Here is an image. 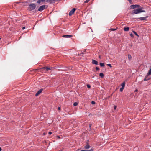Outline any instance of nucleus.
Returning <instances> with one entry per match:
<instances>
[{
    "label": "nucleus",
    "instance_id": "f257e3e1",
    "mask_svg": "<svg viewBox=\"0 0 151 151\" xmlns=\"http://www.w3.org/2000/svg\"><path fill=\"white\" fill-rule=\"evenodd\" d=\"M142 8H138L133 10L132 11V14H134L142 12H145V11L142 10Z\"/></svg>",
    "mask_w": 151,
    "mask_h": 151
},
{
    "label": "nucleus",
    "instance_id": "f03ea898",
    "mask_svg": "<svg viewBox=\"0 0 151 151\" xmlns=\"http://www.w3.org/2000/svg\"><path fill=\"white\" fill-rule=\"evenodd\" d=\"M36 7V5L34 4H32L29 5L28 9L29 11H31L34 10Z\"/></svg>",
    "mask_w": 151,
    "mask_h": 151
},
{
    "label": "nucleus",
    "instance_id": "7ed1b4c3",
    "mask_svg": "<svg viewBox=\"0 0 151 151\" xmlns=\"http://www.w3.org/2000/svg\"><path fill=\"white\" fill-rule=\"evenodd\" d=\"M48 7L47 5H43L40 6L38 10L39 11H42L44 9H46Z\"/></svg>",
    "mask_w": 151,
    "mask_h": 151
},
{
    "label": "nucleus",
    "instance_id": "20e7f679",
    "mask_svg": "<svg viewBox=\"0 0 151 151\" xmlns=\"http://www.w3.org/2000/svg\"><path fill=\"white\" fill-rule=\"evenodd\" d=\"M76 9L75 8L71 10L69 13V15L70 16L73 15L75 11L76 10Z\"/></svg>",
    "mask_w": 151,
    "mask_h": 151
},
{
    "label": "nucleus",
    "instance_id": "39448f33",
    "mask_svg": "<svg viewBox=\"0 0 151 151\" xmlns=\"http://www.w3.org/2000/svg\"><path fill=\"white\" fill-rule=\"evenodd\" d=\"M42 91V89H40L35 94L36 96H37L39 94H40Z\"/></svg>",
    "mask_w": 151,
    "mask_h": 151
},
{
    "label": "nucleus",
    "instance_id": "423d86ee",
    "mask_svg": "<svg viewBox=\"0 0 151 151\" xmlns=\"http://www.w3.org/2000/svg\"><path fill=\"white\" fill-rule=\"evenodd\" d=\"M72 37V35H63L62 37L65 38H70Z\"/></svg>",
    "mask_w": 151,
    "mask_h": 151
},
{
    "label": "nucleus",
    "instance_id": "0eeeda50",
    "mask_svg": "<svg viewBox=\"0 0 151 151\" xmlns=\"http://www.w3.org/2000/svg\"><path fill=\"white\" fill-rule=\"evenodd\" d=\"M136 5H131L130 6V9H135L137 8V6H136Z\"/></svg>",
    "mask_w": 151,
    "mask_h": 151
},
{
    "label": "nucleus",
    "instance_id": "6e6552de",
    "mask_svg": "<svg viewBox=\"0 0 151 151\" xmlns=\"http://www.w3.org/2000/svg\"><path fill=\"white\" fill-rule=\"evenodd\" d=\"M90 147V146L88 143L86 145L84 146V148L85 149H88Z\"/></svg>",
    "mask_w": 151,
    "mask_h": 151
},
{
    "label": "nucleus",
    "instance_id": "1a4fd4ad",
    "mask_svg": "<svg viewBox=\"0 0 151 151\" xmlns=\"http://www.w3.org/2000/svg\"><path fill=\"white\" fill-rule=\"evenodd\" d=\"M147 17H148V16L140 17L139 19H140L141 20H145L146 19V18H147Z\"/></svg>",
    "mask_w": 151,
    "mask_h": 151
},
{
    "label": "nucleus",
    "instance_id": "9d476101",
    "mask_svg": "<svg viewBox=\"0 0 151 151\" xmlns=\"http://www.w3.org/2000/svg\"><path fill=\"white\" fill-rule=\"evenodd\" d=\"M92 63L93 64H95L96 65H97L98 64V62L97 61L93 59L92 60Z\"/></svg>",
    "mask_w": 151,
    "mask_h": 151
},
{
    "label": "nucleus",
    "instance_id": "9b49d317",
    "mask_svg": "<svg viewBox=\"0 0 151 151\" xmlns=\"http://www.w3.org/2000/svg\"><path fill=\"white\" fill-rule=\"evenodd\" d=\"M42 69H46V71H48L49 70H50L51 69L47 67H45L42 68Z\"/></svg>",
    "mask_w": 151,
    "mask_h": 151
},
{
    "label": "nucleus",
    "instance_id": "f8f14e48",
    "mask_svg": "<svg viewBox=\"0 0 151 151\" xmlns=\"http://www.w3.org/2000/svg\"><path fill=\"white\" fill-rule=\"evenodd\" d=\"M129 27H125L124 28V30L125 31H128L129 30Z\"/></svg>",
    "mask_w": 151,
    "mask_h": 151
},
{
    "label": "nucleus",
    "instance_id": "ddd939ff",
    "mask_svg": "<svg viewBox=\"0 0 151 151\" xmlns=\"http://www.w3.org/2000/svg\"><path fill=\"white\" fill-rule=\"evenodd\" d=\"M45 1V0H38L37 1V3L40 4L41 2H44Z\"/></svg>",
    "mask_w": 151,
    "mask_h": 151
},
{
    "label": "nucleus",
    "instance_id": "4468645a",
    "mask_svg": "<svg viewBox=\"0 0 151 151\" xmlns=\"http://www.w3.org/2000/svg\"><path fill=\"white\" fill-rule=\"evenodd\" d=\"M148 76H147V75H146L145 78L144 79V81H147L148 80H150V78H147V77Z\"/></svg>",
    "mask_w": 151,
    "mask_h": 151
},
{
    "label": "nucleus",
    "instance_id": "2eb2a0df",
    "mask_svg": "<svg viewBox=\"0 0 151 151\" xmlns=\"http://www.w3.org/2000/svg\"><path fill=\"white\" fill-rule=\"evenodd\" d=\"M151 74V68L149 70L147 75V76H148L149 75H150Z\"/></svg>",
    "mask_w": 151,
    "mask_h": 151
},
{
    "label": "nucleus",
    "instance_id": "dca6fc26",
    "mask_svg": "<svg viewBox=\"0 0 151 151\" xmlns=\"http://www.w3.org/2000/svg\"><path fill=\"white\" fill-rule=\"evenodd\" d=\"M125 86V83L124 82L121 84L122 87L124 88Z\"/></svg>",
    "mask_w": 151,
    "mask_h": 151
},
{
    "label": "nucleus",
    "instance_id": "f3484780",
    "mask_svg": "<svg viewBox=\"0 0 151 151\" xmlns=\"http://www.w3.org/2000/svg\"><path fill=\"white\" fill-rule=\"evenodd\" d=\"M99 76H101V78H103L104 76V74L102 73H100Z\"/></svg>",
    "mask_w": 151,
    "mask_h": 151
},
{
    "label": "nucleus",
    "instance_id": "a211bd4d",
    "mask_svg": "<svg viewBox=\"0 0 151 151\" xmlns=\"http://www.w3.org/2000/svg\"><path fill=\"white\" fill-rule=\"evenodd\" d=\"M100 65L101 66L103 67L104 66V63H100Z\"/></svg>",
    "mask_w": 151,
    "mask_h": 151
},
{
    "label": "nucleus",
    "instance_id": "6ab92c4d",
    "mask_svg": "<svg viewBox=\"0 0 151 151\" xmlns=\"http://www.w3.org/2000/svg\"><path fill=\"white\" fill-rule=\"evenodd\" d=\"M128 58L129 59V60L130 59H131V58H132V57L131 56V55H129V54L128 55Z\"/></svg>",
    "mask_w": 151,
    "mask_h": 151
},
{
    "label": "nucleus",
    "instance_id": "aec40b11",
    "mask_svg": "<svg viewBox=\"0 0 151 151\" xmlns=\"http://www.w3.org/2000/svg\"><path fill=\"white\" fill-rule=\"evenodd\" d=\"M87 151H93V148H91L90 150H86Z\"/></svg>",
    "mask_w": 151,
    "mask_h": 151
},
{
    "label": "nucleus",
    "instance_id": "412c9836",
    "mask_svg": "<svg viewBox=\"0 0 151 151\" xmlns=\"http://www.w3.org/2000/svg\"><path fill=\"white\" fill-rule=\"evenodd\" d=\"M133 32L134 33V34H135V35L136 36H137V37H139V35H138L137 34V33L135 32V31H133Z\"/></svg>",
    "mask_w": 151,
    "mask_h": 151
},
{
    "label": "nucleus",
    "instance_id": "4be33fe9",
    "mask_svg": "<svg viewBox=\"0 0 151 151\" xmlns=\"http://www.w3.org/2000/svg\"><path fill=\"white\" fill-rule=\"evenodd\" d=\"M78 104V103L77 102H75L73 103V105L75 106H77Z\"/></svg>",
    "mask_w": 151,
    "mask_h": 151
},
{
    "label": "nucleus",
    "instance_id": "5701e85b",
    "mask_svg": "<svg viewBox=\"0 0 151 151\" xmlns=\"http://www.w3.org/2000/svg\"><path fill=\"white\" fill-rule=\"evenodd\" d=\"M83 53H81L80 54H78V56H83Z\"/></svg>",
    "mask_w": 151,
    "mask_h": 151
},
{
    "label": "nucleus",
    "instance_id": "b1692460",
    "mask_svg": "<svg viewBox=\"0 0 151 151\" xmlns=\"http://www.w3.org/2000/svg\"><path fill=\"white\" fill-rule=\"evenodd\" d=\"M124 89V88H122V87H121L120 88V91L121 92H122L123 90V89Z\"/></svg>",
    "mask_w": 151,
    "mask_h": 151
},
{
    "label": "nucleus",
    "instance_id": "393cba45",
    "mask_svg": "<svg viewBox=\"0 0 151 151\" xmlns=\"http://www.w3.org/2000/svg\"><path fill=\"white\" fill-rule=\"evenodd\" d=\"M107 66H109L110 67H112L111 65L110 64H107Z\"/></svg>",
    "mask_w": 151,
    "mask_h": 151
},
{
    "label": "nucleus",
    "instance_id": "a878e982",
    "mask_svg": "<svg viewBox=\"0 0 151 151\" xmlns=\"http://www.w3.org/2000/svg\"><path fill=\"white\" fill-rule=\"evenodd\" d=\"M87 86L88 88H90L91 87V86L89 84H87Z\"/></svg>",
    "mask_w": 151,
    "mask_h": 151
},
{
    "label": "nucleus",
    "instance_id": "bb28decb",
    "mask_svg": "<svg viewBox=\"0 0 151 151\" xmlns=\"http://www.w3.org/2000/svg\"><path fill=\"white\" fill-rule=\"evenodd\" d=\"M130 36L132 37H134L133 34H132V33L130 34Z\"/></svg>",
    "mask_w": 151,
    "mask_h": 151
},
{
    "label": "nucleus",
    "instance_id": "cd10ccee",
    "mask_svg": "<svg viewBox=\"0 0 151 151\" xmlns=\"http://www.w3.org/2000/svg\"><path fill=\"white\" fill-rule=\"evenodd\" d=\"M96 70H99V68L97 67H96Z\"/></svg>",
    "mask_w": 151,
    "mask_h": 151
},
{
    "label": "nucleus",
    "instance_id": "c85d7f7f",
    "mask_svg": "<svg viewBox=\"0 0 151 151\" xmlns=\"http://www.w3.org/2000/svg\"><path fill=\"white\" fill-rule=\"evenodd\" d=\"M95 102L94 101H92V102H91V104H95Z\"/></svg>",
    "mask_w": 151,
    "mask_h": 151
},
{
    "label": "nucleus",
    "instance_id": "c756f323",
    "mask_svg": "<svg viewBox=\"0 0 151 151\" xmlns=\"http://www.w3.org/2000/svg\"><path fill=\"white\" fill-rule=\"evenodd\" d=\"M117 106H114V109L115 110Z\"/></svg>",
    "mask_w": 151,
    "mask_h": 151
},
{
    "label": "nucleus",
    "instance_id": "7c9ffc66",
    "mask_svg": "<svg viewBox=\"0 0 151 151\" xmlns=\"http://www.w3.org/2000/svg\"><path fill=\"white\" fill-rule=\"evenodd\" d=\"M136 6H137V7L139 8L140 7V6L139 5H136Z\"/></svg>",
    "mask_w": 151,
    "mask_h": 151
},
{
    "label": "nucleus",
    "instance_id": "2f4dec72",
    "mask_svg": "<svg viewBox=\"0 0 151 151\" xmlns=\"http://www.w3.org/2000/svg\"><path fill=\"white\" fill-rule=\"evenodd\" d=\"M90 0H86V1H85V3H87Z\"/></svg>",
    "mask_w": 151,
    "mask_h": 151
},
{
    "label": "nucleus",
    "instance_id": "473e14b6",
    "mask_svg": "<svg viewBox=\"0 0 151 151\" xmlns=\"http://www.w3.org/2000/svg\"><path fill=\"white\" fill-rule=\"evenodd\" d=\"M52 134V132H48V134H49V135H51Z\"/></svg>",
    "mask_w": 151,
    "mask_h": 151
},
{
    "label": "nucleus",
    "instance_id": "72a5a7b5",
    "mask_svg": "<svg viewBox=\"0 0 151 151\" xmlns=\"http://www.w3.org/2000/svg\"><path fill=\"white\" fill-rule=\"evenodd\" d=\"M61 109H60V107H58V110H60Z\"/></svg>",
    "mask_w": 151,
    "mask_h": 151
},
{
    "label": "nucleus",
    "instance_id": "f704fd0d",
    "mask_svg": "<svg viewBox=\"0 0 151 151\" xmlns=\"http://www.w3.org/2000/svg\"><path fill=\"white\" fill-rule=\"evenodd\" d=\"M25 27H23L22 28V29L24 30L25 29Z\"/></svg>",
    "mask_w": 151,
    "mask_h": 151
},
{
    "label": "nucleus",
    "instance_id": "c9c22d12",
    "mask_svg": "<svg viewBox=\"0 0 151 151\" xmlns=\"http://www.w3.org/2000/svg\"><path fill=\"white\" fill-rule=\"evenodd\" d=\"M81 151H87L86 150H82Z\"/></svg>",
    "mask_w": 151,
    "mask_h": 151
},
{
    "label": "nucleus",
    "instance_id": "e433bc0d",
    "mask_svg": "<svg viewBox=\"0 0 151 151\" xmlns=\"http://www.w3.org/2000/svg\"><path fill=\"white\" fill-rule=\"evenodd\" d=\"M128 1H129L130 2H131V0H128Z\"/></svg>",
    "mask_w": 151,
    "mask_h": 151
},
{
    "label": "nucleus",
    "instance_id": "4c0bfd02",
    "mask_svg": "<svg viewBox=\"0 0 151 151\" xmlns=\"http://www.w3.org/2000/svg\"><path fill=\"white\" fill-rule=\"evenodd\" d=\"M1 147H0V151H1Z\"/></svg>",
    "mask_w": 151,
    "mask_h": 151
},
{
    "label": "nucleus",
    "instance_id": "58836bf2",
    "mask_svg": "<svg viewBox=\"0 0 151 151\" xmlns=\"http://www.w3.org/2000/svg\"><path fill=\"white\" fill-rule=\"evenodd\" d=\"M137 91H138V90L137 89H136L135 91L137 92Z\"/></svg>",
    "mask_w": 151,
    "mask_h": 151
},
{
    "label": "nucleus",
    "instance_id": "ea45409f",
    "mask_svg": "<svg viewBox=\"0 0 151 151\" xmlns=\"http://www.w3.org/2000/svg\"><path fill=\"white\" fill-rule=\"evenodd\" d=\"M111 30H112L114 31V30H115L116 29H111Z\"/></svg>",
    "mask_w": 151,
    "mask_h": 151
},
{
    "label": "nucleus",
    "instance_id": "a19ab883",
    "mask_svg": "<svg viewBox=\"0 0 151 151\" xmlns=\"http://www.w3.org/2000/svg\"><path fill=\"white\" fill-rule=\"evenodd\" d=\"M91 124H90V125H89L90 127H91Z\"/></svg>",
    "mask_w": 151,
    "mask_h": 151
},
{
    "label": "nucleus",
    "instance_id": "79ce46f5",
    "mask_svg": "<svg viewBox=\"0 0 151 151\" xmlns=\"http://www.w3.org/2000/svg\"><path fill=\"white\" fill-rule=\"evenodd\" d=\"M58 137L59 138H60V137L59 136H58Z\"/></svg>",
    "mask_w": 151,
    "mask_h": 151
},
{
    "label": "nucleus",
    "instance_id": "37998d69",
    "mask_svg": "<svg viewBox=\"0 0 151 151\" xmlns=\"http://www.w3.org/2000/svg\"><path fill=\"white\" fill-rule=\"evenodd\" d=\"M99 58H100V56H99Z\"/></svg>",
    "mask_w": 151,
    "mask_h": 151
},
{
    "label": "nucleus",
    "instance_id": "c03bdc74",
    "mask_svg": "<svg viewBox=\"0 0 151 151\" xmlns=\"http://www.w3.org/2000/svg\"><path fill=\"white\" fill-rule=\"evenodd\" d=\"M34 1H36V0H33Z\"/></svg>",
    "mask_w": 151,
    "mask_h": 151
},
{
    "label": "nucleus",
    "instance_id": "a18cd8bd",
    "mask_svg": "<svg viewBox=\"0 0 151 151\" xmlns=\"http://www.w3.org/2000/svg\"><path fill=\"white\" fill-rule=\"evenodd\" d=\"M37 70V69H36L35 70Z\"/></svg>",
    "mask_w": 151,
    "mask_h": 151
}]
</instances>
